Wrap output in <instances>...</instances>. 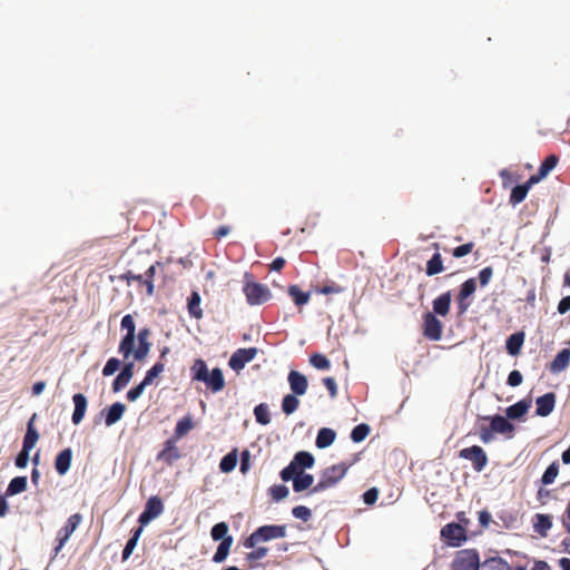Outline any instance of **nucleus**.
I'll list each match as a JSON object with an SVG mask.
<instances>
[{
  "mask_svg": "<svg viewBox=\"0 0 570 570\" xmlns=\"http://www.w3.org/2000/svg\"><path fill=\"white\" fill-rule=\"evenodd\" d=\"M134 362L125 363L122 370L112 382V391L115 393L121 391L134 376Z\"/></svg>",
  "mask_w": 570,
  "mask_h": 570,
  "instance_id": "18",
  "label": "nucleus"
},
{
  "mask_svg": "<svg viewBox=\"0 0 570 570\" xmlns=\"http://www.w3.org/2000/svg\"><path fill=\"white\" fill-rule=\"evenodd\" d=\"M150 348V341L138 342V346L137 348L134 347V352L131 353V355L136 361H144L148 356Z\"/></svg>",
  "mask_w": 570,
  "mask_h": 570,
  "instance_id": "47",
  "label": "nucleus"
},
{
  "mask_svg": "<svg viewBox=\"0 0 570 570\" xmlns=\"http://www.w3.org/2000/svg\"><path fill=\"white\" fill-rule=\"evenodd\" d=\"M157 266H160L159 262H156L155 264L150 265L148 267V269L146 271V273L144 274V277H145L144 285L147 288V294L148 295H153L154 294V289H155V287H154V276L156 274V267Z\"/></svg>",
  "mask_w": 570,
  "mask_h": 570,
  "instance_id": "45",
  "label": "nucleus"
},
{
  "mask_svg": "<svg viewBox=\"0 0 570 570\" xmlns=\"http://www.w3.org/2000/svg\"><path fill=\"white\" fill-rule=\"evenodd\" d=\"M292 514L294 518L299 519L304 522L308 521L312 518V511L305 505H296L292 509Z\"/></svg>",
  "mask_w": 570,
  "mask_h": 570,
  "instance_id": "53",
  "label": "nucleus"
},
{
  "mask_svg": "<svg viewBox=\"0 0 570 570\" xmlns=\"http://www.w3.org/2000/svg\"><path fill=\"white\" fill-rule=\"evenodd\" d=\"M303 472V469L298 468V465L295 464V461L292 460L289 464L281 471L279 475L284 482H294L295 478H297Z\"/></svg>",
  "mask_w": 570,
  "mask_h": 570,
  "instance_id": "37",
  "label": "nucleus"
},
{
  "mask_svg": "<svg viewBox=\"0 0 570 570\" xmlns=\"http://www.w3.org/2000/svg\"><path fill=\"white\" fill-rule=\"evenodd\" d=\"M286 524H268L257 528L248 538L244 541V547L253 549L261 542H267L275 539H282L286 537Z\"/></svg>",
  "mask_w": 570,
  "mask_h": 570,
  "instance_id": "3",
  "label": "nucleus"
},
{
  "mask_svg": "<svg viewBox=\"0 0 570 570\" xmlns=\"http://www.w3.org/2000/svg\"><path fill=\"white\" fill-rule=\"evenodd\" d=\"M293 461H295V464H297L298 468L303 469V471H305V469H311L315 463L314 456L306 451L297 452L294 455Z\"/></svg>",
  "mask_w": 570,
  "mask_h": 570,
  "instance_id": "36",
  "label": "nucleus"
},
{
  "mask_svg": "<svg viewBox=\"0 0 570 570\" xmlns=\"http://www.w3.org/2000/svg\"><path fill=\"white\" fill-rule=\"evenodd\" d=\"M493 276V268L491 266H487L484 268H482L480 272H479V282H480V285L482 287L487 286L491 278Z\"/></svg>",
  "mask_w": 570,
  "mask_h": 570,
  "instance_id": "57",
  "label": "nucleus"
},
{
  "mask_svg": "<svg viewBox=\"0 0 570 570\" xmlns=\"http://www.w3.org/2000/svg\"><path fill=\"white\" fill-rule=\"evenodd\" d=\"M194 426H195V424H194L191 415L190 414L185 415L177 422L171 439L179 441L181 438L187 435L194 429Z\"/></svg>",
  "mask_w": 570,
  "mask_h": 570,
  "instance_id": "25",
  "label": "nucleus"
},
{
  "mask_svg": "<svg viewBox=\"0 0 570 570\" xmlns=\"http://www.w3.org/2000/svg\"><path fill=\"white\" fill-rule=\"evenodd\" d=\"M524 342V333L523 332H517L512 335H510L505 343V348L508 353L512 356H515L520 353L521 347Z\"/></svg>",
  "mask_w": 570,
  "mask_h": 570,
  "instance_id": "28",
  "label": "nucleus"
},
{
  "mask_svg": "<svg viewBox=\"0 0 570 570\" xmlns=\"http://www.w3.org/2000/svg\"><path fill=\"white\" fill-rule=\"evenodd\" d=\"M482 570H511L509 563L502 558H490L481 566Z\"/></svg>",
  "mask_w": 570,
  "mask_h": 570,
  "instance_id": "40",
  "label": "nucleus"
},
{
  "mask_svg": "<svg viewBox=\"0 0 570 570\" xmlns=\"http://www.w3.org/2000/svg\"><path fill=\"white\" fill-rule=\"evenodd\" d=\"M473 248H474V243L469 242V243H465L463 245H460V246L453 248L452 255L455 258H461L463 256L471 254Z\"/></svg>",
  "mask_w": 570,
  "mask_h": 570,
  "instance_id": "54",
  "label": "nucleus"
},
{
  "mask_svg": "<svg viewBox=\"0 0 570 570\" xmlns=\"http://www.w3.org/2000/svg\"><path fill=\"white\" fill-rule=\"evenodd\" d=\"M27 490V476H16L13 478L6 490L7 497H13L19 493H22Z\"/></svg>",
  "mask_w": 570,
  "mask_h": 570,
  "instance_id": "31",
  "label": "nucleus"
},
{
  "mask_svg": "<svg viewBox=\"0 0 570 570\" xmlns=\"http://www.w3.org/2000/svg\"><path fill=\"white\" fill-rule=\"evenodd\" d=\"M314 476L309 473L303 472L297 478H295L293 482V490L295 492H303L305 490H311L314 485Z\"/></svg>",
  "mask_w": 570,
  "mask_h": 570,
  "instance_id": "30",
  "label": "nucleus"
},
{
  "mask_svg": "<svg viewBox=\"0 0 570 570\" xmlns=\"http://www.w3.org/2000/svg\"><path fill=\"white\" fill-rule=\"evenodd\" d=\"M561 522H562V525L566 529V531L570 533V499H569L567 508L561 517Z\"/></svg>",
  "mask_w": 570,
  "mask_h": 570,
  "instance_id": "64",
  "label": "nucleus"
},
{
  "mask_svg": "<svg viewBox=\"0 0 570 570\" xmlns=\"http://www.w3.org/2000/svg\"><path fill=\"white\" fill-rule=\"evenodd\" d=\"M227 532H228V525L226 522H219V523H216L213 528H212V531H210V535L213 538V540L215 541H223L224 538H227Z\"/></svg>",
  "mask_w": 570,
  "mask_h": 570,
  "instance_id": "51",
  "label": "nucleus"
},
{
  "mask_svg": "<svg viewBox=\"0 0 570 570\" xmlns=\"http://www.w3.org/2000/svg\"><path fill=\"white\" fill-rule=\"evenodd\" d=\"M317 293L328 295V294H340L343 292V287L340 285L332 283L330 285H325L323 287H318L316 289Z\"/></svg>",
  "mask_w": 570,
  "mask_h": 570,
  "instance_id": "59",
  "label": "nucleus"
},
{
  "mask_svg": "<svg viewBox=\"0 0 570 570\" xmlns=\"http://www.w3.org/2000/svg\"><path fill=\"white\" fill-rule=\"evenodd\" d=\"M458 455L460 459L470 461L476 472L483 471L489 461L487 452L480 445L464 448L459 451Z\"/></svg>",
  "mask_w": 570,
  "mask_h": 570,
  "instance_id": "7",
  "label": "nucleus"
},
{
  "mask_svg": "<svg viewBox=\"0 0 570 570\" xmlns=\"http://www.w3.org/2000/svg\"><path fill=\"white\" fill-rule=\"evenodd\" d=\"M254 550L246 554V560L250 563V567H254V562L265 558L268 553V548L266 547H255Z\"/></svg>",
  "mask_w": 570,
  "mask_h": 570,
  "instance_id": "52",
  "label": "nucleus"
},
{
  "mask_svg": "<svg viewBox=\"0 0 570 570\" xmlns=\"http://www.w3.org/2000/svg\"><path fill=\"white\" fill-rule=\"evenodd\" d=\"M35 419H36V414H33L31 416V419L29 420L28 425H27V432L24 434L23 443H22V448H24L26 450H32L35 448L37 441L39 440V433L33 425Z\"/></svg>",
  "mask_w": 570,
  "mask_h": 570,
  "instance_id": "27",
  "label": "nucleus"
},
{
  "mask_svg": "<svg viewBox=\"0 0 570 570\" xmlns=\"http://www.w3.org/2000/svg\"><path fill=\"white\" fill-rule=\"evenodd\" d=\"M254 415H255L257 423H259L262 425H267L271 422L268 406L264 403H261L257 406H255Z\"/></svg>",
  "mask_w": 570,
  "mask_h": 570,
  "instance_id": "46",
  "label": "nucleus"
},
{
  "mask_svg": "<svg viewBox=\"0 0 570 570\" xmlns=\"http://www.w3.org/2000/svg\"><path fill=\"white\" fill-rule=\"evenodd\" d=\"M432 247L436 249V253H434L432 257L426 262L425 274L428 276L438 275L445 269L443 265L442 255L439 253V243H433Z\"/></svg>",
  "mask_w": 570,
  "mask_h": 570,
  "instance_id": "20",
  "label": "nucleus"
},
{
  "mask_svg": "<svg viewBox=\"0 0 570 570\" xmlns=\"http://www.w3.org/2000/svg\"><path fill=\"white\" fill-rule=\"evenodd\" d=\"M432 306V313H434V315L445 317L449 314L451 307V292L448 291L433 299Z\"/></svg>",
  "mask_w": 570,
  "mask_h": 570,
  "instance_id": "22",
  "label": "nucleus"
},
{
  "mask_svg": "<svg viewBox=\"0 0 570 570\" xmlns=\"http://www.w3.org/2000/svg\"><path fill=\"white\" fill-rule=\"evenodd\" d=\"M299 405V401L295 394H287L283 397L282 410L285 414L289 415L294 413Z\"/></svg>",
  "mask_w": 570,
  "mask_h": 570,
  "instance_id": "42",
  "label": "nucleus"
},
{
  "mask_svg": "<svg viewBox=\"0 0 570 570\" xmlns=\"http://www.w3.org/2000/svg\"><path fill=\"white\" fill-rule=\"evenodd\" d=\"M289 387L295 395H304L308 387L307 379L298 371L292 370L287 377Z\"/></svg>",
  "mask_w": 570,
  "mask_h": 570,
  "instance_id": "16",
  "label": "nucleus"
},
{
  "mask_svg": "<svg viewBox=\"0 0 570 570\" xmlns=\"http://www.w3.org/2000/svg\"><path fill=\"white\" fill-rule=\"evenodd\" d=\"M530 407V402L521 400L505 410L507 416L493 415L483 416V420H489L490 425H480L478 435L482 443L488 444L494 439V433L507 435L511 439L514 433V425L509 420H519L527 414Z\"/></svg>",
  "mask_w": 570,
  "mask_h": 570,
  "instance_id": "1",
  "label": "nucleus"
},
{
  "mask_svg": "<svg viewBox=\"0 0 570 570\" xmlns=\"http://www.w3.org/2000/svg\"><path fill=\"white\" fill-rule=\"evenodd\" d=\"M552 524V517L550 514L537 513L532 520L533 530L541 538L548 537V532L551 530Z\"/></svg>",
  "mask_w": 570,
  "mask_h": 570,
  "instance_id": "19",
  "label": "nucleus"
},
{
  "mask_svg": "<svg viewBox=\"0 0 570 570\" xmlns=\"http://www.w3.org/2000/svg\"><path fill=\"white\" fill-rule=\"evenodd\" d=\"M164 511V503L161 499L157 495H153L148 499L145 505V510L139 515L140 527L144 528L153 519L159 517Z\"/></svg>",
  "mask_w": 570,
  "mask_h": 570,
  "instance_id": "13",
  "label": "nucleus"
},
{
  "mask_svg": "<svg viewBox=\"0 0 570 570\" xmlns=\"http://www.w3.org/2000/svg\"><path fill=\"white\" fill-rule=\"evenodd\" d=\"M257 355L256 347L238 348L236 350L228 361V365L234 371H240L247 363L253 361Z\"/></svg>",
  "mask_w": 570,
  "mask_h": 570,
  "instance_id": "14",
  "label": "nucleus"
},
{
  "mask_svg": "<svg viewBox=\"0 0 570 570\" xmlns=\"http://www.w3.org/2000/svg\"><path fill=\"white\" fill-rule=\"evenodd\" d=\"M529 193L528 186L524 184L515 186L510 194L509 203L513 206L522 203Z\"/></svg>",
  "mask_w": 570,
  "mask_h": 570,
  "instance_id": "39",
  "label": "nucleus"
},
{
  "mask_svg": "<svg viewBox=\"0 0 570 570\" xmlns=\"http://www.w3.org/2000/svg\"><path fill=\"white\" fill-rule=\"evenodd\" d=\"M72 451L70 448L63 449L55 459V468L59 475H65L71 465Z\"/></svg>",
  "mask_w": 570,
  "mask_h": 570,
  "instance_id": "21",
  "label": "nucleus"
},
{
  "mask_svg": "<svg viewBox=\"0 0 570 570\" xmlns=\"http://www.w3.org/2000/svg\"><path fill=\"white\" fill-rule=\"evenodd\" d=\"M146 386H147V384H145L141 381L138 385H136L135 387L130 389L127 392L128 401L135 402L136 400H138L141 396V394L144 393V390H145Z\"/></svg>",
  "mask_w": 570,
  "mask_h": 570,
  "instance_id": "56",
  "label": "nucleus"
},
{
  "mask_svg": "<svg viewBox=\"0 0 570 570\" xmlns=\"http://www.w3.org/2000/svg\"><path fill=\"white\" fill-rule=\"evenodd\" d=\"M323 384L324 386L327 389L331 397H336L337 395V385H336V382L333 377H324L323 379Z\"/></svg>",
  "mask_w": 570,
  "mask_h": 570,
  "instance_id": "63",
  "label": "nucleus"
},
{
  "mask_svg": "<svg viewBox=\"0 0 570 570\" xmlns=\"http://www.w3.org/2000/svg\"><path fill=\"white\" fill-rule=\"evenodd\" d=\"M350 464L338 463L324 469L318 482L311 489L309 494L320 493L335 487L346 474Z\"/></svg>",
  "mask_w": 570,
  "mask_h": 570,
  "instance_id": "4",
  "label": "nucleus"
},
{
  "mask_svg": "<svg viewBox=\"0 0 570 570\" xmlns=\"http://www.w3.org/2000/svg\"><path fill=\"white\" fill-rule=\"evenodd\" d=\"M30 451L31 450H26L24 448H22V450L19 452L14 461L17 468L23 469L27 466Z\"/></svg>",
  "mask_w": 570,
  "mask_h": 570,
  "instance_id": "60",
  "label": "nucleus"
},
{
  "mask_svg": "<svg viewBox=\"0 0 570 570\" xmlns=\"http://www.w3.org/2000/svg\"><path fill=\"white\" fill-rule=\"evenodd\" d=\"M423 336L430 341H440L443 334V324L432 312L423 315Z\"/></svg>",
  "mask_w": 570,
  "mask_h": 570,
  "instance_id": "10",
  "label": "nucleus"
},
{
  "mask_svg": "<svg viewBox=\"0 0 570 570\" xmlns=\"http://www.w3.org/2000/svg\"><path fill=\"white\" fill-rule=\"evenodd\" d=\"M72 401L75 404V410H73L71 420H72V423L77 425L82 421V419L86 414L88 401H87V397L81 393L75 394L72 396Z\"/></svg>",
  "mask_w": 570,
  "mask_h": 570,
  "instance_id": "23",
  "label": "nucleus"
},
{
  "mask_svg": "<svg viewBox=\"0 0 570 570\" xmlns=\"http://www.w3.org/2000/svg\"><path fill=\"white\" fill-rule=\"evenodd\" d=\"M141 532H142L141 527H138L137 529L134 530L131 538L127 541V543L122 550V560H127L130 557L135 547L137 546V541H138Z\"/></svg>",
  "mask_w": 570,
  "mask_h": 570,
  "instance_id": "41",
  "label": "nucleus"
},
{
  "mask_svg": "<svg viewBox=\"0 0 570 570\" xmlns=\"http://www.w3.org/2000/svg\"><path fill=\"white\" fill-rule=\"evenodd\" d=\"M120 327L122 331H126V334L119 343L118 352L122 355L124 360H128L134 352L136 340V324L134 317L130 314L125 315L121 320Z\"/></svg>",
  "mask_w": 570,
  "mask_h": 570,
  "instance_id": "5",
  "label": "nucleus"
},
{
  "mask_svg": "<svg viewBox=\"0 0 570 570\" xmlns=\"http://www.w3.org/2000/svg\"><path fill=\"white\" fill-rule=\"evenodd\" d=\"M190 373L194 381L205 383L213 393L220 392L225 387L223 371L219 367H215L209 372L206 362L202 358H197L194 362Z\"/></svg>",
  "mask_w": 570,
  "mask_h": 570,
  "instance_id": "2",
  "label": "nucleus"
},
{
  "mask_svg": "<svg viewBox=\"0 0 570 570\" xmlns=\"http://www.w3.org/2000/svg\"><path fill=\"white\" fill-rule=\"evenodd\" d=\"M569 363H570V350L563 348L556 355L553 361L550 363L549 370L552 373H560L569 366Z\"/></svg>",
  "mask_w": 570,
  "mask_h": 570,
  "instance_id": "24",
  "label": "nucleus"
},
{
  "mask_svg": "<svg viewBox=\"0 0 570 570\" xmlns=\"http://www.w3.org/2000/svg\"><path fill=\"white\" fill-rule=\"evenodd\" d=\"M476 291V279L471 277L462 283L460 291L456 295V305H458V314L463 315L466 313L469 307L471 306V296Z\"/></svg>",
  "mask_w": 570,
  "mask_h": 570,
  "instance_id": "9",
  "label": "nucleus"
},
{
  "mask_svg": "<svg viewBox=\"0 0 570 570\" xmlns=\"http://www.w3.org/2000/svg\"><path fill=\"white\" fill-rule=\"evenodd\" d=\"M523 376L518 370H513L510 372L508 376V385L515 387L519 386L522 383Z\"/></svg>",
  "mask_w": 570,
  "mask_h": 570,
  "instance_id": "61",
  "label": "nucleus"
},
{
  "mask_svg": "<svg viewBox=\"0 0 570 570\" xmlns=\"http://www.w3.org/2000/svg\"><path fill=\"white\" fill-rule=\"evenodd\" d=\"M559 462L553 461L543 472L541 476V483L543 485L552 484L556 481L557 476L559 475Z\"/></svg>",
  "mask_w": 570,
  "mask_h": 570,
  "instance_id": "38",
  "label": "nucleus"
},
{
  "mask_svg": "<svg viewBox=\"0 0 570 570\" xmlns=\"http://www.w3.org/2000/svg\"><path fill=\"white\" fill-rule=\"evenodd\" d=\"M287 294L292 297L296 306L307 304L311 297L308 292H303L297 285H289Z\"/></svg>",
  "mask_w": 570,
  "mask_h": 570,
  "instance_id": "32",
  "label": "nucleus"
},
{
  "mask_svg": "<svg viewBox=\"0 0 570 570\" xmlns=\"http://www.w3.org/2000/svg\"><path fill=\"white\" fill-rule=\"evenodd\" d=\"M309 363L317 370H328L331 367L330 360L321 353L312 354Z\"/></svg>",
  "mask_w": 570,
  "mask_h": 570,
  "instance_id": "49",
  "label": "nucleus"
},
{
  "mask_svg": "<svg viewBox=\"0 0 570 570\" xmlns=\"http://www.w3.org/2000/svg\"><path fill=\"white\" fill-rule=\"evenodd\" d=\"M120 365H121V363L118 358H116V357L109 358L102 368V375L104 376L112 375L116 371L119 370Z\"/></svg>",
  "mask_w": 570,
  "mask_h": 570,
  "instance_id": "55",
  "label": "nucleus"
},
{
  "mask_svg": "<svg viewBox=\"0 0 570 570\" xmlns=\"http://www.w3.org/2000/svg\"><path fill=\"white\" fill-rule=\"evenodd\" d=\"M370 431L371 430L367 424L361 423L352 430L351 439L355 443L362 442L368 435Z\"/></svg>",
  "mask_w": 570,
  "mask_h": 570,
  "instance_id": "48",
  "label": "nucleus"
},
{
  "mask_svg": "<svg viewBox=\"0 0 570 570\" xmlns=\"http://www.w3.org/2000/svg\"><path fill=\"white\" fill-rule=\"evenodd\" d=\"M535 414L542 417L550 415L556 405V394L553 392L546 393L535 400Z\"/></svg>",
  "mask_w": 570,
  "mask_h": 570,
  "instance_id": "17",
  "label": "nucleus"
},
{
  "mask_svg": "<svg viewBox=\"0 0 570 570\" xmlns=\"http://www.w3.org/2000/svg\"><path fill=\"white\" fill-rule=\"evenodd\" d=\"M377 498H379V490L376 488H371L367 491H365L363 494V501H364V503H366L368 505L374 504L376 502Z\"/></svg>",
  "mask_w": 570,
  "mask_h": 570,
  "instance_id": "62",
  "label": "nucleus"
},
{
  "mask_svg": "<svg viewBox=\"0 0 570 570\" xmlns=\"http://www.w3.org/2000/svg\"><path fill=\"white\" fill-rule=\"evenodd\" d=\"M453 570H479V553L473 549H464L456 552L452 563Z\"/></svg>",
  "mask_w": 570,
  "mask_h": 570,
  "instance_id": "8",
  "label": "nucleus"
},
{
  "mask_svg": "<svg viewBox=\"0 0 570 570\" xmlns=\"http://www.w3.org/2000/svg\"><path fill=\"white\" fill-rule=\"evenodd\" d=\"M289 490L284 484H274L268 489V494L272 500L275 502H279L288 497Z\"/></svg>",
  "mask_w": 570,
  "mask_h": 570,
  "instance_id": "43",
  "label": "nucleus"
},
{
  "mask_svg": "<svg viewBox=\"0 0 570 570\" xmlns=\"http://www.w3.org/2000/svg\"><path fill=\"white\" fill-rule=\"evenodd\" d=\"M559 158L556 155L548 156L539 167L540 176H547L558 164Z\"/></svg>",
  "mask_w": 570,
  "mask_h": 570,
  "instance_id": "50",
  "label": "nucleus"
},
{
  "mask_svg": "<svg viewBox=\"0 0 570 570\" xmlns=\"http://www.w3.org/2000/svg\"><path fill=\"white\" fill-rule=\"evenodd\" d=\"M120 279L126 281L128 285H130L131 282H137L140 285H144L145 277L141 274H135L132 271H127L120 276Z\"/></svg>",
  "mask_w": 570,
  "mask_h": 570,
  "instance_id": "58",
  "label": "nucleus"
},
{
  "mask_svg": "<svg viewBox=\"0 0 570 570\" xmlns=\"http://www.w3.org/2000/svg\"><path fill=\"white\" fill-rule=\"evenodd\" d=\"M238 453L237 449L232 450L227 453L219 462V469L223 473L232 472L237 464Z\"/></svg>",
  "mask_w": 570,
  "mask_h": 570,
  "instance_id": "34",
  "label": "nucleus"
},
{
  "mask_svg": "<svg viewBox=\"0 0 570 570\" xmlns=\"http://www.w3.org/2000/svg\"><path fill=\"white\" fill-rule=\"evenodd\" d=\"M243 292L249 305H261L272 297L269 288L262 283L247 279L244 284Z\"/></svg>",
  "mask_w": 570,
  "mask_h": 570,
  "instance_id": "6",
  "label": "nucleus"
},
{
  "mask_svg": "<svg viewBox=\"0 0 570 570\" xmlns=\"http://www.w3.org/2000/svg\"><path fill=\"white\" fill-rule=\"evenodd\" d=\"M232 544L233 537L224 538V540L220 541L215 554L213 556V561L215 563H222L223 561H225L227 556L229 554Z\"/></svg>",
  "mask_w": 570,
  "mask_h": 570,
  "instance_id": "33",
  "label": "nucleus"
},
{
  "mask_svg": "<svg viewBox=\"0 0 570 570\" xmlns=\"http://www.w3.org/2000/svg\"><path fill=\"white\" fill-rule=\"evenodd\" d=\"M177 442L178 441L171 438L166 440L163 450L156 456L157 461L171 466L177 460H179L183 455L177 446Z\"/></svg>",
  "mask_w": 570,
  "mask_h": 570,
  "instance_id": "15",
  "label": "nucleus"
},
{
  "mask_svg": "<svg viewBox=\"0 0 570 570\" xmlns=\"http://www.w3.org/2000/svg\"><path fill=\"white\" fill-rule=\"evenodd\" d=\"M165 371V363L159 361L155 363L146 373L142 382L150 385L154 380Z\"/></svg>",
  "mask_w": 570,
  "mask_h": 570,
  "instance_id": "44",
  "label": "nucleus"
},
{
  "mask_svg": "<svg viewBox=\"0 0 570 570\" xmlns=\"http://www.w3.org/2000/svg\"><path fill=\"white\" fill-rule=\"evenodd\" d=\"M441 537L451 547H459L466 540V530L459 523H449L441 530Z\"/></svg>",
  "mask_w": 570,
  "mask_h": 570,
  "instance_id": "12",
  "label": "nucleus"
},
{
  "mask_svg": "<svg viewBox=\"0 0 570 570\" xmlns=\"http://www.w3.org/2000/svg\"><path fill=\"white\" fill-rule=\"evenodd\" d=\"M81 521H82V515L80 513H75L68 518L65 525L57 533L56 540H57L58 544L55 548V556H57L59 553V551L62 549V547L69 540V538L75 532V530L78 528V525L80 524Z\"/></svg>",
  "mask_w": 570,
  "mask_h": 570,
  "instance_id": "11",
  "label": "nucleus"
},
{
  "mask_svg": "<svg viewBox=\"0 0 570 570\" xmlns=\"http://www.w3.org/2000/svg\"><path fill=\"white\" fill-rule=\"evenodd\" d=\"M336 433L330 428H322L316 436L315 444L318 449H325L333 444L335 441Z\"/></svg>",
  "mask_w": 570,
  "mask_h": 570,
  "instance_id": "29",
  "label": "nucleus"
},
{
  "mask_svg": "<svg viewBox=\"0 0 570 570\" xmlns=\"http://www.w3.org/2000/svg\"><path fill=\"white\" fill-rule=\"evenodd\" d=\"M125 411H126V405L125 404H122L120 402L114 403L107 410V414H106V417H105V424L107 426L114 425L115 423H117L122 417Z\"/></svg>",
  "mask_w": 570,
  "mask_h": 570,
  "instance_id": "26",
  "label": "nucleus"
},
{
  "mask_svg": "<svg viewBox=\"0 0 570 570\" xmlns=\"http://www.w3.org/2000/svg\"><path fill=\"white\" fill-rule=\"evenodd\" d=\"M188 313L194 318L203 317V309L200 308V295L198 292L194 291L188 298Z\"/></svg>",
  "mask_w": 570,
  "mask_h": 570,
  "instance_id": "35",
  "label": "nucleus"
}]
</instances>
